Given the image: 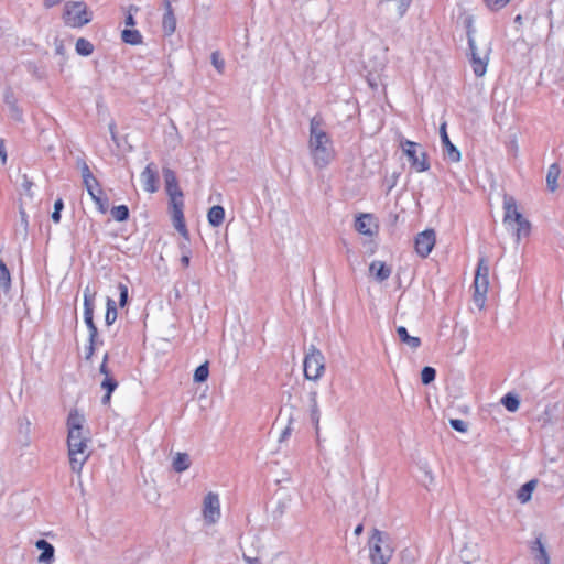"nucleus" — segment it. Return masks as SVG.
Here are the masks:
<instances>
[{"label":"nucleus","instance_id":"27","mask_svg":"<svg viewBox=\"0 0 564 564\" xmlns=\"http://www.w3.org/2000/svg\"><path fill=\"white\" fill-rule=\"evenodd\" d=\"M173 469L176 473H183L191 466L189 455L186 453H176L172 462Z\"/></svg>","mask_w":564,"mask_h":564},{"label":"nucleus","instance_id":"13","mask_svg":"<svg viewBox=\"0 0 564 564\" xmlns=\"http://www.w3.org/2000/svg\"><path fill=\"white\" fill-rule=\"evenodd\" d=\"M3 102L12 119L20 121L22 119V110L18 106V97L11 87L3 90Z\"/></svg>","mask_w":564,"mask_h":564},{"label":"nucleus","instance_id":"8","mask_svg":"<svg viewBox=\"0 0 564 564\" xmlns=\"http://www.w3.org/2000/svg\"><path fill=\"white\" fill-rule=\"evenodd\" d=\"M400 148L406 155L411 164V167L414 171L421 173L430 169L426 153L421 149V145L419 143L401 138Z\"/></svg>","mask_w":564,"mask_h":564},{"label":"nucleus","instance_id":"30","mask_svg":"<svg viewBox=\"0 0 564 564\" xmlns=\"http://www.w3.org/2000/svg\"><path fill=\"white\" fill-rule=\"evenodd\" d=\"M207 218L213 227H218L224 221L225 209L219 205H215L208 210Z\"/></svg>","mask_w":564,"mask_h":564},{"label":"nucleus","instance_id":"5","mask_svg":"<svg viewBox=\"0 0 564 564\" xmlns=\"http://www.w3.org/2000/svg\"><path fill=\"white\" fill-rule=\"evenodd\" d=\"M490 42L478 44L476 40H470V43H468L469 63L476 77L485 76L490 59Z\"/></svg>","mask_w":564,"mask_h":564},{"label":"nucleus","instance_id":"10","mask_svg":"<svg viewBox=\"0 0 564 564\" xmlns=\"http://www.w3.org/2000/svg\"><path fill=\"white\" fill-rule=\"evenodd\" d=\"M435 232L433 229H426L420 232L415 238V251L422 258H426L435 246Z\"/></svg>","mask_w":564,"mask_h":564},{"label":"nucleus","instance_id":"31","mask_svg":"<svg viewBox=\"0 0 564 564\" xmlns=\"http://www.w3.org/2000/svg\"><path fill=\"white\" fill-rule=\"evenodd\" d=\"M118 387V382L112 377H105L101 381V388L106 390V394L102 397V403L107 404L110 401L111 393Z\"/></svg>","mask_w":564,"mask_h":564},{"label":"nucleus","instance_id":"15","mask_svg":"<svg viewBox=\"0 0 564 564\" xmlns=\"http://www.w3.org/2000/svg\"><path fill=\"white\" fill-rule=\"evenodd\" d=\"M355 229L365 236H373L377 232V225L370 214H362L356 219Z\"/></svg>","mask_w":564,"mask_h":564},{"label":"nucleus","instance_id":"17","mask_svg":"<svg viewBox=\"0 0 564 564\" xmlns=\"http://www.w3.org/2000/svg\"><path fill=\"white\" fill-rule=\"evenodd\" d=\"M369 272L376 279V281L383 282L390 278L392 269L384 262L375 260L369 265Z\"/></svg>","mask_w":564,"mask_h":564},{"label":"nucleus","instance_id":"52","mask_svg":"<svg viewBox=\"0 0 564 564\" xmlns=\"http://www.w3.org/2000/svg\"><path fill=\"white\" fill-rule=\"evenodd\" d=\"M398 2H399V4H398L399 15L403 17L405 14V12L408 11L412 0H398Z\"/></svg>","mask_w":564,"mask_h":564},{"label":"nucleus","instance_id":"40","mask_svg":"<svg viewBox=\"0 0 564 564\" xmlns=\"http://www.w3.org/2000/svg\"><path fill=\"white\" fill-rule=\"evenodd\" d=\"M170 198L171 209L184 208V196L183 193H175L167 195Z\"/></svg>","mask_w":564,"mask_h":564},{"label":"nucleus","instance_id":"41","mask_svg":"<svg viewBox=\"0 0 564 564\" xmlns=\"http://www.w3.org/2000/svg\"><path fill=\"white\" fill-rule=\"evenodd\" d=\"M436 371L432 367H424L421 372V380L423 384H429L434 381Z\"/></svg>","mask_w":564,"mask_h":564},{"label":"nucleus","instance_id":"36","mask_svg":"<svg viewBox=\"0 0 564 564\" xmlns=\"http://www.w3.org/2000/svg\"><path fill=\"white\" fill-rule=\"evenodd\" d=\"M501 403L510 412H516L519 409V405H520L519 399L516 395L511 394V393L506 394L501 399Z\"/></svg>","mask_w":564,"mask_h":564},{"label":"nucleus","instance_id":"51","mask_svg":"<svg viewBox=\"0 0 564 564\" xmlns=\"http://www.w3.org/2000/svg\"><path fill=\"white\" fill-rule=\"evenodd\" d=\"M119 291H120L119 304H120V306H124L127 304V301H128V288H127V285L120 283L119 284Z\"/></svg>","mask_w":564,"mask_h":564},{"label":"nucleus","instance_id":"35","mask_svg":"<svg viewBox=\"0 0 564 564\" xmlns=\"http://www.w3.org/2000/svg\"><path fill=\"white\" fill-rule=\"evenodd\" d=\"M117 308H116V303L113 300H111L110 297L107 299V311H106V316H105V321H106V324L107 325H112L115 323V321L117 319Z\"/></svg>","mask_w":564,"mask_h":564},{"label":"nucleus","instance_id":"63","mask_svg":"<svg viewBox=\"0 0 564 564\" xmlns=\"http://www.w3.org/2000/svg\"><path fill=\"white\" fill-rule=\"evenodd\" d=\"M109 128H110V132H111V134H112V138H115V131H113L115 126H113V123H111V124L109 126Z\"/></svg>","mask_w":564,"mask_h":564},{"label":"nucleus","instance_id":"54","mask_svg":"<svg viewBox=\"0 0 564 564\" xmlns=\"http://www.w3.org/2000/svg\"><path fill=\"white\" fill-rule=\"evenodd\" d=\"M87 192L94 202L96 200V198L102 196V189L100 187V184H98L94 189Z\"/></svg>","mask_w":564,"mask_h":564},{"label":"nucleus","instance_id":"39","mask_svg":"<svg viewBox=\"0 0 564 564\" xmlns=\"http://www.w3.org/2000/svg\"><path fill=\"white\" fill-rule=\"evenodd\" d=\"M474 22L475 21H474L473 15H466L464 19V26L466 29L468 43H470V40H476L475 39L476 29H475Z\"/></svg>","mask_w":564,"mask_h":564},{"label":"nucleus","instance_id":"4","mask_svg":"<svg viewBox=\"0 0 564 564\" xmlns=\"http://www.w3.org/2000/svg\"><path fill=\"white\" fill-rule=\"evenodd\" d=\"M369 552L371 564H387L393 554L390 536L375 529L369 539Z\"/></svg>","mask_w":564,"mask_h":564},{"label":"nucleus","instance_id":"47","mask_svg":"<svg viewBox=\"0 0 564 564\" xmlns=\"http://www.w3.org/2000/svg\"><path fill=\"white\" fill-rule=\"evenodd\" d=\"M476 275L489 276V267L484 258H481L478 262Z\"/></svg>","mask_w":564,"mask_h":564},{"label":"nucleus","instance_id":"24","mask_svg":"<svg viewBox=\"0 0 564 564\" xmlns=\"http://www.w3.org/2000/svg\"><path fill=\"white\" fill-rule=\"evenodd\" d=\"M399 339L411 349H417L421 345V339L416 336H411L404 326L397 328Z\"/></svg>","mask_w":564,"mask_h":564},{"label":"nucleus","instance_id":"64","mask_svg":"<svg viewBox=\"0 0 564 564\" xmlns=\"http://www.w3.org/2000/svg\"><path fill=\"white\" fill-rule=\"evenodd\" d=\"M516 22H521V15L516 17Z\"/></svg>","mask_w":564,"mask_h":564},{"label":"nucleus","instance_id":"55","mask_svg":"<svg viewBox=\"0 0 564 564\" xmlns=\"http://www.w3.org/2000/svg\"><path fill=\"white\" fill-rule=\"evenodd\" d=\"M107 360H108V354H105L102 362L100 365V373H102L105 377H111L110 371L107 368Z\"/></svg>","mask_w":564,"mask_h":564},{"label":"nucleus","instance_id":"28","mask_svg":"<svg viewBox=\"0 0 564 564\" xmlns=\"http://www.w3.org/2000/svg\"><path fill=\"white\" fill-rule=\"evenodd\" d=\"M561 174V169L557 163H553L550 165L546 174V185L551 192L556 191L557 188V180Z\"/></svg>","mask_w":564,"mask_h":564},{"label":"nucleus","instance_id":"29","mask_svg":"<svg viewBox=\"0 0 564 564\" xmlns=\"http://www.w3.org/2000/svg\"><path fill=\"white\" fill-rule=\"evenodd\" d=\"M53 45H54L55 55L59 58V61H58L59 70L63 72L65 63H66V43H65V40L59 39V37L56 36L54 39Z\"/></svg>","mask_w":564,"mask_h":564},{"label":"nucleus","instance_id":"16","mask_svg":"<svg viewBox=\"0 0 564 564\" xmlns=\"http://www.w3.org/2000/svg\"><path fill=\"white\" fill-rule=\"evenodd\" d=\"M318 393L316 390H312L308 393V411L310 419L313 425L315 426L316 432L319 430V421H321V410L318 406Z\"/></svg>","mask_w":564,"mask_h":564},{"label":"nucleus","instance_id":"3","mask_svg":"<svg viewBox=\"0 0 564 564\" xmlns=\"http://www.w3.org/2000/svg\"><path fill=\"white\" fill-rule=\"evenodd\" d=\"M503 224L507 228H511L519 243L521 239L530 236L531 223L520 212L517 200L513 196H503Z\"/></svg>","mask_w":564,"mask_h":564},{"label":"nucleus","instance_id":"26","mask_svg":"<svg viewBox=\"0 0 564 564\" xmlns=\"http://www.w3.org/2000/svg\"><path fill=\"white\" fill-rule=\"evenodd\" d=\"M536 487V480H530L522 485L517 492V499L521 503H527L531 500L532 492Z\"/></svg>","mask_w":564,"mask_h":564},{"label":"nucleus","instance_id":"21","mask_svg":"<svg viewBox=\"0 0 564 564\" xmlns=\"http://www.w3.org/2000/svg\"><path fill=\"white\" fill-rule=\"evenodd\" d=\"M78 166L82 172V177H83V183H84L85 188L87 191L94 189L99 184V182L90 172L89 166L87 165V163L85 161L78 162Z\"/></svg>","mask_w":564,"mask_h":564},{"label":"nucleus","instance_id":"43","mask_svg":"<svg viewBox=\"0 0 564 564\" xmlns=\"http://www.w3.org/2000/svg\"><path fill=\"white\" fill-rule=\"evenodd\" d=\"M96 292L91 291L89 286L84 289V308L95 307Z\"/></svg>","mask_w":564,"mask_h":564},{"label":"nucleus","instance_id":"33","mask_svg":"<svg viewBox=\"0 0 564 564\" xmlns=\"http://www.w3.org/2000/svg\"><path fill=\"white\" fill-rule=\"evenodd\" d=\"M77 54L82 56H89L94 51V45L86 39L79 37L75 45Z\"/></svg>","mask_w":564,"mask_h":564},{"label":"nucleus","instance_id":"23","mask_svg":"<svg viewBox=\"0 0 564 564\" xmlns=\"http://www.w3.org/2000/svg\"><path fill=\"white\" fill-rule=\"evenodd\" d=\"M474 286L476 301H484L489 288L488 276L475 275Z\"/></svg>","mask_w":564,"mask_h":564},{"label":"nucleus","instance_id":"56","mask_svg":"<svg viewBox=\"0 0 564 564\" xmlns=\"http://www.w3.org/2000/svg\"><path fill=\"white\" fill-rule=\"evenodd\" d=\"M291 426L288 425L280 434L279 442L285 441L291 435Z\"/></svg>","mask_w":564,"mask_h":564},{"label":"nucleus","instance_id":"9","mask_svg":"<svg viewBox=\"0 0 564 564\" xmlns=\"http://www.w3.org/2000/svg\"><path fill=\"white\" fill-rule=\"evenodd\" d=\"M202 516L206 525H214L220 520L221 508L219 495L217 492L209 491L204 496Z\"/></svg>","mask_w":564,"mask_h":564},{"label":"nucleus","instance_id":"44","mask_svg":"<svg viewBox=\"0 0 564 564\" xmlns=\"http://www.w3.org/2000/svg\"><path fill=\"white\" fill-rule=\"evenodd\" d=\"M511 0H484L485 6L491 11L505 8Z\"/></svg>","mask_w":564,"mask_h":564},{"label":"nucleus","instance_id":"20","mask_svg":"<svg viewBox=\"0 0 564 564\" xmlns=\"http://www.w3.org/2000/svg\"><path fill=\"white\" fill-rule=\"evenodd\" d=\"M531 551L534 554V561L536 564H551L549 553L540 536L532 543Z\"/></svg>","mask_w":564,"mask_h":564},{"label":"nucleus","instance_id":"34","mask_svg":"<svg viewBox=\"0 0 564 564\" xmlns=\"http://www.w3.org/2000/svg\"><path fill=\"white\" fill-rule=\"evenodd\" d=\"M0 286L7 292L11 288V274L4 264L0 261Z\"/></svg>","mask_w":564,"mask_h":564},{"label":"nucleus","instance_id":"37","mask_svg":"<svg viewBox=\"0 0 564 564\" xmlns=\"http://www.w3.org/2000/svg\"><path fill=\"white\" fill-rule=\"evenodd\" d=\"M111 216L117 221H124L129 218V208L126 205L115 206L111 209Z\"/></svg>","mask_w":564,"mask_h":564},{"label":"nucleus","instance_id":"6","mask_svg":"<svg viewBox=\"0 0 564 564\" xmlns=\"http://www.w3.org/2000/svg\"><path fill=\"white\" fill-rule=\"evenodd\" d=\"M304 377L317 381L325 372V357L315 346H311L303 361Z\"/></svg>","mask_w":564,"mask_h":564},{"label":"nucleus","instance_id":"57","mask_svg":"<svg viewBox=\"0 0 564 564\" xmlns=\"http://www.w3.org/2000/svg\"><path fill=\"white\" fill-rule=\"evenodd\" d=\"M0 158L2 163H6L7 161V152L4 148V141L0 138Z\"/></svg>","mask_w":564,"mask_h":564},{"label":"nucleus","instance_id":"60","mask_svg":"<svg viewBox=\"0 0 564 564\" xmlns=\"http://www.w3.org/2000/svg\"><path fill=\"white\" fill-rule=\"evenodd\" d=\"M62 0H44V4L47 8L54 7L55 4L59 3Z\"/></svg>","mask_w":564,"mask_h":564},{"label":"nucleus","instance_id":"45","mask_svg":"<svg viewBox=\"0 0 564 564\" xmlns=\"http://www.w3.org/2000/svg\"><path fill=\"white\" fill-rule=\"evenodd\" d=\"M64 207L63 200L59 198L54 204V212L52 213V220L54 223H59L61 220V210Z\"/></svg>","mask_w":564,"mask_h":564},{"label":"nucleus","instance_id":"50","mask_svg":"<svg viewBox=\"0 0 564 564\" xmlns=\"http://www.w3.org/2000/svg\"><path fill=\"white\" fill-rule=\"evenodd\" d=\"M32 186H33V183L28 178L26 175H23L21 187H22L24 194L28 195L29 197L33 196V194L31 192Z\"/></svg>","mask_w":564,"mask_h":564},{"label":"nucleus","instance_id":"25","mask_svg":"<svg viewBox=\"0 0 564 564\" xmlns=\"http://www.w3.org/2000/svg\"><path fill=\"white\" fill-rule=\"evenodd\" d=\"M171 216L175 229L184 237H187V229L184 220L183 208L171 209Z\"/></svg>","mask_w":564,"mask_h":564},{"label":"nucleus","instance_id":"62","mask_svg":"<svg viewBox=\"0 0 564 564\" xmlns=\"http://www.w3.org/2000/svg\"><path fill=\"white\" fill-rule=\"evenodd\" d=\"M246 561L249 563V564H256L258 562V558H251V557H247Z\"/></svg>","mask_w":564,"mask_h":564},{"label":"nucleus","instance_id":"32","mask_svg":"<svg viewBox=\"0 0 564 564\" xmlns=\"http://www.w3.org/2000/svg\"><path fill=\"white\" fill-rule=\"evenodd\" d=\"M121 37H122L123 42H126L128 44H131V45H137V44H140L142 42V35L135 29H126V30H123L122 34H121Z\"/></svg>","mask_w":564,"mask_h":564},{"label":"nucleus","instance_id":"11","mask_svg":"<svg viewBox=\"0 0 564 564\" xmlns=\"http://www.w3.org/2000/svg\"><path fill=\"white\" fill-rule=\"evenodd\" d=\"M84 321L89 332V346L86 348V359H90L98 338V330L94 323V307L84 308Z\"/></svg>","mask_w":564,"mask_h":564},{"label":"nucleus","instance_id":"1","mask_svg":"<svg viewBox=\"0 0 564 564\" xmlns=\"http://www.w3.org/2000/svg\"><path fill=\"white\" fill-rule=\"evenodd\" d=\"M85 417L77 410L69 412L67 417V452L69 467L73 473L80 475L84 465L90 456L89 432L84 427Z\"/></svg>","mask_w":564,"mask_h":564},{"label":"nucleus","instance_id":"38","mask_svg":"<svg viewBox=\"0 0 564 564\" xmlns=\"http://www.w3.org/2000/svg\"><path fill=\"white\" fill-rule=\"evenodd\" d=\"M208 375H209L208 364L205 362L196 368V370L194 372V381L195 382H204L207 380Z\"/></svg>","mask_w":564,"mask_h":564},{"label":"nucleus","instance_id":"42","mask_svg":"<svg viewBox=\"0 0 564 564\" xmlns=\"http://www.w3.org/2000/svg\"><path fill=\"white\" fill-rule=\"evenodd\" d=\"M210 58H212V64L216 68V70L219 74H223L225 70V61L221 58L220 53L217 51L213 52Z\"/></svg>","mask_w":564,"mask_h":564},{"label":"nucleus","instance_id":"58","mask_svg":"<svg viewBox=\"0 0 564 564\" xmlns=\"http://www.w3.org/2000/svg\"><path fill=\"white\" fill-rule=\"evenodd\" d=\"M20 215H21V223L24 226V229L26 230V228H28V216H26V213L23 209H21L20 210Z\"/></svg>","mask_w":564,"mask_h":564},{"label":"nucleus","instance_id":"2","mask_svg":"<svg viewBox=\"0 0 564 564\" xmlns=\"http://www.w3.org/2000/svg\"><path fill=\"white\" fill-rule=\"evenodd\" d=\"M308 149L313 163L318 169L326 167L335 158L332 139L325 130L322 118L316 116L310 122Z\"/></svg>","mask_w":564,"mask_h":564},{"label":"nucleus","instance_id":"49","mask_svg":"<svg viewBox=\"0 0 564 564\" xmlns=\"http://www.w3.org/2000/svg\"><path fill=\"white\" fill-rule=\"evenodd\" d=\"M138 10L139 9L137 7H134V6H130L129 7L128 13H127L126 19H124L126 25H128V26H134L135 25L133 13L138 12Z\"/></svg>","mask_w":564,"mask_h":564},{"label":"nucleus","instance_id":"12","mask_svg":"<svg viewBox=\"0 0 564 564\" xmlns=\"http://www.w3.org/2000/svg\"><path fill=\"white\" fill-rule=\"evenodd\" d=\"M143 189L155 193L159 188V175L154 163H149L140 175Z\"/></svg>","mask_w":564,"mask_h":564},{"label":"nucleus","instance_id":"53","mask_svg":"<svg viewBox=\"0 0 564 564\" xmlns=\"http://www.w3.org/2000/svg\"><path fill=\"white\" fill-rule=\"evenodd\" d=\"M420 469L423 471L424 476L429 479L430 484H432L434 481V476H433V473H432L431 468L429 467V465L426 463H424L420 466Z\"/></svg>","mask_w":564,"mask_h":564},{"label":"nucleus","instance_id":"48","mask_svg":"<svg viewBox=\"0 0 564 564\" xmlns=\"http://www.w3.org/2000/svg\"><path fill=\"white\" fill-rule=\"evenodd\" d=\"M94 203L96 204L98 210L101 214H106L108 212L109 203L106 197L100 196V197L96 198V200Z\"/></svg>","mask_w":564,"mask_h":564},{"label":"nucleus","instance_id":"46","mask_svg":"<svg viewBox=\"0 0 564 564\" xmlns=\"http://www.w3.org/2000/svg\"><path fill=\"white\" fill-rule=\"evenodd\" d=\"M449 424L457 432L465 433L467 431V423L463 420L452 419L449 421Z\"/></svg>","mask_w":564,"mask_h":564},{"label":"nucleus","instance_id":"61","mask_svg":"<svg viewBox=\"0 0 564 564\" xmlns=\"http://www.w3.org/2000/svg\"><path fill=\"white\" fill-rule=\"evenodd\" d=\"M361 532H362V525H361V524H359V525H357V527L355 528V534H356V535H359Z\"/></svg>","mask_w":564,"mask_h":564},{"label":"nucleus","instance_id":"18","mask_svg":"<svg viewBox=\"0 0 564 564\" xmlns=\"http://www.w3.org/2000/svg\"><path fill=\"white\" fill-rule=\"evenodd\" d=\"M35 547L42 551L37 557V562L40 564H48L53 561L55 549L51 543L44 539H41L35 542Z\"/></svg>","mask_w":564,"mask_h":564},{"label":"nucleus","instance_id":"22","mask_svg":"<svg viewBox=\"0 0 564 564\" xmlns=\"http://www.w3.org/2000/svg\"><path fill=\"white\" fill-rule=\"evenodd\" d=\"M163 176L167 195L182 192L178 186L177 177L171 169L164 167Z\"/></svg>","mask_w":564,"mask_h":564},{"label":"nucleus","instance_id":"19","mask_svg":"<svg viewBox=\"0 0 564 564\" xmlns=\"http://www.w3.org/2000/svg\"><path fill=\"white\" fill-rule=\"evenodd\" d=\"M162 29L165 35H172L176 30V18L170 1L165 2V12L162 19Z\"/></svg>","mask_w":564,"mask_h":564},{"label":"nucleus","instance_id":"14","mask_svg":"<svg viewBox=\"0 0 564 564\" xmlns=\"http://www.w3.org/2000/svg\"><path fill=\"white\" fill-rule=\"evenodd\" d=\"M441 142L444 147L445 156L452 162L460 161V152L458 149L451 142L447 131H446V122L442 123L440 128Z\"/></svg>","mask_w":564,"mask_h":564},{"label":"nucleus","instance_id":"59","mask_svg":"<svg viewBox=\"0 0 564 564\" xmlns=\"http://www.w3.org/2000/svg\"><path fill=\"white\" fill-rule=\"evenodd\" d=\"M189 261H191L189 253H185V254L182 256L181 263L184 267H188L189 265Z\"/></svg>","mask_w":564,"mask_h":564},{"label":"nucleus","instance_id":"7","mask_svg":"<svg viewBox=\"0 0 564 564\" xmlns=\"http://www.w3.org/2000/svg\"><path fill=\"white\" fill-rule=\"evenodd\" d=\"M63 20L70 28H82L90 22L91 17L84 2L70 1L65 3Z\"/></svg>","mask_w":564,"mask_h":564}]
</instances>
